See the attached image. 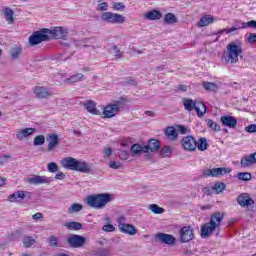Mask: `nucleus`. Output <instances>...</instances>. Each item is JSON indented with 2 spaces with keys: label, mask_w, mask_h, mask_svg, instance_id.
Instances as JSON below:
<instances>
[{
  "label": "nucleus",
  "mask_w": 256,
  "mask_h": 256,
  "mask_svg": "<svg viewBox=\"0 0 256 256\" xmlns=\"http://www.w3.org/2000/svg\"><path fill=\"white\" fill-rule=\"evenodd\" d=\"M226 51L223 53L222 59L225 63L235 64L239 62V55L243 53L241 43L230 42L226 46Z\"/></svg>",
  "instance_id": "1"
},
{
  "label": "nucleus",
  "mask_w": 256,
  "mask_h": 256,
  "mask_svg": "<svg viewBox=\"0 0 256 256\" xmlns=\"http://www.w3.org/2000/svg\"><path fill=\"white\" fill-rule=\"evenodd\" d=\"M221 221H223V214L220 212H215L210 217V222L202 225L201 227V237L202 239H207L211 237V233L215 231V229L219 228L221 225Z\"/></svg>",
  "instance_id": "2"
},
{
  "label": "nucleus",
  "mask_w": 256,
  "mask_h": 256,
  "mask_svg": "<svg viewBox=\"0 0 256 256\" xmlns=\"http://www.w3.org/2000/svg\"><path fill=\"white\" fill-rule=\"evenodd\" d=\"M111 199L113 196L109 193L90 195L86 198V204L92 209H103L108 203H111Z\"/></svg>",
  "instance_id": "3"
},
{
  "label": "nucleus",
  "mask_w": 256,
  "mask_h": 256,
  "mask_svg": "<svg viewBox=\"0 0 256 256\" xmlns=\"http://www.w3.org/2000/svg\"><path fill=\"white\" fill-rule=\"evenodd\" d=\"M121 111V101L106 105L101 112L102 119H113Z\"/></svg>",
  "instance_id": "4"
},
{
  "label": "nucleus",
  "mask_w": 256,
  "mask_h": 256,
  "mask_svg": "<svg viewBox=\"0 0 256 256\" xmlns=\"http://www.w3.org/2000/svg\"><path fill=\"white\" fill-rule=\"evenodd\" d=\"M28 41L32 47L34 45H39V43H43V41H49V29L43 28L40 31L34 32L29 37Z\"/></svg>",
  "instance_id": "5"
},
{
  "label": "nucleus",
  "mask_w": 256,
  "mask_h": 256,
  "mask_svg": "<svg viewBox=\"0 0 256 256\" xmlns=\"http://www.w3.org/2000/svg\"><path fill=\"white\" fill-rule=\"evenodd\" d=\"M101 19L104 23H110L112 25H121L122 23H125V16L113 12H103Z\"/></svg>",
  "instance_id": "6"
},
{
  "label": "nucleus",
  "mask_w": 256,
  "mask_h": 256,
  "mask_svg": "<svg viewBox=\"0 0 256 256\" xmlns=\"http://www.w3.org/2000/svg\"><path fill=\"white\" fill-rule=\"evenodd\" d=\"M67 243L72 249H81V247H85L87 238L81 235L71 234L67 238Z\"/></svg>",
  "instance_id": "7"
},
{
  "label": "nucleus",
  "mask_w": 256,
  "mask_h": 256,
  "mask_svg": "<svg viewBox=\"0 0 256 256\" xmlns=\"http://www.w3.org/2000/svg\"><path fill=\"white\" fill-rule=\"evenodd\" d=\"M228 173H231V168H213V169H207L203 172L204 177H221L222 175H227Z\"/></svg>",
  "instance_id": "8"
},
{
  "label": "nucleus",
  "mask_w": 256,
  "mask_h": 256,
  "mask_svg": "<svg viewBox=\"0 0 256 256\" xmlns=\"http://www.w3.org/2000/svg\"><path fill=\"white\" fill-rule=\"evenodd\" d=\"M25 197H31V193L27 191H16L8 196L10 203H21Z\"/></svg>",
  "instance_id": "9"
},
{
  "label": "nucleus",
  "mask_w": 256,
  "mask_h": 256,
  "mask_svg": "<svg viewBox=\"0 0 256 256\" xmlns=\"http://www.w3.org/2000/svg\"><path fill=\"white\" fill-rule=\"evenodd\" d=\"M53 181V178L47 176L35 175L28 179L30 185H49Z\"/></svg>",
  "instance_id": "10"
},
{
  "label": "nucleus",
  "mask_w": 256,
  "mask_h": 256,
  "mask_svg": "<svg viewBox=\"0 0 256 256\" xmlns=\"http://www.w3.org/2000/svg\"><path fill=\"white\" fill-rule=\"evenodd\" d=\"M237 203L240 207H251L255 205V200L248 193H242L237 197Z\"/></svg>",
  "instance_id": "11"
},
{
  "label": "nucleus",
  "mask_w": 256,
  "mask_h": 256,
  "mask_svg": "<svg viewBox=\"0 0 256 256\" xmlns=\"http://www.w3.org/2000/svg\"><path fill=\"white\" fill-rule=\"evenodd\" d=\"M118 229L120 233H124L125 235H131V236L137 235V228H135L133 224L119 222Z\"/></svg>",
  "instance_id": "12"
},
{
  "label": "nucleus",
  "mask_w": 256,
  "mask_h": 256,
  "mask_svg": "<svg viewBox=\"0 0 256 256\" xmlns=\"http://www.w3.org/2000/svg\"><path fill=\"white\" fill-rule=\"evenodd\" d=\"M46 141H48L47 151H54L55 147L59 145V135L55 133H48L46 136Z\"/></svg>",
  "instance_id": "13"
},
{
  "label": "nucleus",
  "mask_w": 256,
  "mask_h": 256,
  "mask_svg": "<svg viewBox=\"0 0 256 256\" xmlns=\"http://www.w3.org/2000/svg\"><path fill=\"white\" fill-rule=\"evenodd\" d=\"M81 105L85 107L86 111L91 115H98L101 117V110L97 109V104L93 100H87L86 102H81Z\"/></svg>",
  "instance_id": "14"
},
{
  "label": "nucleus",
  "mask_w": 256,
  "mask_h": 256,
  "mask_svg": "<svg viewBox=\"0 0 256 256\" xmlns=\"http://www.w3.org/2000/svg\"><path fill=\"white\" fill-rule=\"evenodd\" d=\"M220 123L224 125V127H228L229 129L237 128V118L229 115L221 116Z\"/></svg>",
  "instance_id": "15"
},
{
  "label": "nucleus",
  "mask_w": 256,
  "mask_h": 256,
  "mask_svg": "<svg viewBox=\"0 0 256 256\" xmlns=\"http://www.w3.org/2000/svg\"><path fill=\"white\" fill-rule=\"evenodd\" d=\"M50 35L54 37V39H67L68 31L63 27H55L54 29H49L48 32Z\"/></svg>",
  "instance_id": "16"
},
{
  "label": "nucleus",
  "mask_w": 256,
  "mask_h": 256,
  "mask_svg": "<svg viewBox=\"0 0 256 256\" xmlns=\"http://www.w3.org/2000/svg\"><path fill=\"white\" fill-rule=\"evenodd\" d=\"M156 241L160 243H165L166 245H175L177 239L174 238L171 234L158 233L156 235Z\"/></svg>",
  "instance_id": "17"
},
{
  "label": "nucleus",
  "mask_w": 256,
  "mask_h": 256,
  "mask_svg": "<svg viewBox=\"0 0 256 256\" xmlns=\"http://www.w3.org/2000/svg\"><path fill=\"white\" fill-rule=\"evenodd\" d=\"M160 149L161 143L157 139L148 140V145L144 146V151L146 153H149V151H151V153H157V151H159Z\"/></svg>",
  "instance_id": "18"
},
{
  "label": "nucleus",
  "mask_w": 256,
  "mask_h": 256,
  "mask_svg": "<svg viewBox=\"0 0 256 256\" xmlns=\"http://www.w3.org/2000/svg\"><path fill=\"white\" fill-rule=\"evenodd\" d=\"M34 93L38 99H49V97H53V93L48 91L47 88L41 86L35 87Z\"/></svg>",
  "instance_id": "19"
},
{
  "label": "nucleus",
  "mask_w": 256,
  "mask_h": 256,
  "mask_svg": "<svg viewBox=\"0 0 256 256\" xmlns=\"http://www.w3.org/2000/svg\"><path fill=\"white\" fill-rule=\"evenodd\" d=\"M81 81H85V75H83L81 73H76V74L70 76L69 78L64 79L63 84L64 85H73V84L79 83Z\"/></svg>",
  "instance_id": "20"
},
{
  "label": "nucleus",
  "mask_w": 256,
  "mask_h": 256,
  "mask_svg": "<svg viewBox=\"0 0 256 256\" xmlns=\"http://www.w3.org/2000/svg\"><path fill=\"white\" fill-rule=\"evenodd\" d=\"M77 161L78 160L73 157L64 158L61 161L62 167H64V169H69L70 171H75L77 167Z\"/></svg>",
  "instance_id": "21"
},
{
  "label": "nucleus",
  "mask_w": 256,
  "mask_h": 256,
  "mask_svg": "<svg viewBox=\"0 0 256 256\" xmlns=\"http://www.w3.org/2000/svg\"><path fill=\"white\" fill-rule=\"evenodd\" d=\"M36 131H37V129H35V128L22 129V130L16 132V139H18V141H23V139H27V137L31 136Z\"/></svg>",
  "instance_id": "22"
},
{
  "label": "nucleus",
  "mask_w": 256,
  "mask_h": 256,
  "mask_svg": "<svg viewBox=\"0 0 256 256\" xmlns=\"http://www.w3.org/2000/svg\"><path fill=\"white\" fill-rule=\"evenodd\" d=\"M74 171H78V173H91V165L86 161L77 160Z\"/></svg>",
  "instance_id": "23"
},
{
  "label": "nucleus",
  "mask_w": 256,
  "mask_h": 256,
  "mask_svg": "<svg viewBox=\"0 0 256 256\" xmlns=\"http://www.w3.org/2000/svg\"><path fill=\"white\" fill-rule=\"evenodd\" d=\"M193 109L196 110L198 117H203L207 113V106L202 101H194Z\"/></svg>",
  "instance_id": "24"
},
{
  "label": "nucleus",
  "mask_w": 256,
  "mask_h": 256,
  "mask_svg": "<svg viewBox=\"0 0 256 256\" xmlns=\"http://www.w3.org/2000/svg\"><path fill=\"white\" fill-rule=\"evenodd\" d=\"M163 17V14L159 10H151L144 14V19L148 21H159Z\"/></svg>",
  "instance_id": "25"
},
{
  "label": "nucleus",
  "mask_w": 256,
  "mask_h": 256,
  "mask_svg": "<svg viewBox=\"0 0 256 256\" xmlns=\"http://www.w3.org/2000/svg\"><path fill=\"white\" fill-rule=\"evenodd\" d=\"M256 163V152L250 155H245L241 159L242 167H251V165H255Z\"/></svg>",
  "instance_id": "26"
},
{
  "label": "nucleus",
  "mask_w": 256,
  "mask_h": 256,
  "mask_svg": "<svg viewBox=\"0 0 256 256\" xmlns=\"http://www.w3.org/2000/svg\"><path fill=\"white\" fill-rule=\"evenodd\" d=\"M212 23H215V17H213V15H204L198 21L197 27H207Z\"/></svg>",
  "instance_id": "27"
},
{
  "label": "nucleus",
  "mask_w": 256,
  "mask_h": 256,
  "mask_svg": "<svg viewBox=\"0 0 256 256\" xmlns=\"http://www.w3.org/2000/svg\"><path fill=\"white\" fill-rule=\"evenodd\" d=\"M181 240L183 243H189L193 239V230H190L189 227H183L180 232Z\"/></svg>",
  "instance_id": "28"
},
{
  "label": "nucleus",
  "mask_w": 256,
  "mask_h": 256,
  "mask_svg": "<svg viewBox=\"0 0 256 256\" xmlns=\"http://www.w3.org/2000/svg\"><path fill=\"white\" fill-rule=\"evenodd\" d=\"M130 153H131L132 157H139V155H141V153H147V152H145V146H143L139 143H136L130 147Z\"/></svg>",
  "instance_id": "29"
},
{
  "label": "nucleus",
  "mask_w": 256,
  "mask_h": 256,
  "mask_svg": "<svg viewBox=\"0 0 256 256\" xmlns=\"http://www.w3.org/2000/svg\"><path fill=\"white\" fill-rule=\"evenodd\" d=\"M184 151H193V136L189 135L181 140Z\"/></svg>",
  "instance_id": "30"
},
{
  "label": "nucleus",
  "mask_w": 256,
  "mask_h": 256,
  "mask_svg": "<svg viewBox=\"0 0 256 256\" xmlns=\"http://www.w3.org/2000/svg\"><path fill=\"white\" fill-rule=\"evenodd\" d=\"M15 12L11 9L6 7L4 9V16L6 17V21L8 23V25H13V23L15 22Z\"/></svg>",
  "instance_id": "31"
},
{
  "label": "nucleus",
  "mask_w": 256,
  "mask_h": 256,
  "mask_svg": "<svg viewBox=\"0 0 256 256\" xmlns=\"http://www.w3.org/2000/svg\"><path fill=\"white\" fill-rule=\"evenodd\" d=\"M202 87L210 93H217L219 91V86L213 82H203Z\"/></svg>",
  "instance_id": "32"
},
{
  "label": "nucleus",
  "mask_w": 256,
  "mask_h": 256,
  "mask_svg": "<svg viewBox=\"0 0 256 256\" xmlns=\"http://www.w3.org/2000/svg\"><path fill=\"white\" fill-rule=\"evenodd\" d=\"M194 145L199 151H207V147H209L206 138H200L198 141L194 139Z\"/></svg>",
  "instance_id": "33"
},
{
  "label": "nucleus",
  "mask_w": 256,
  "mask_h": 256,
  "mask_svg": "<svg viewBox=\"0 0 256 256\" xmlns=\"http://www.w3.org/2000/svg\"><path fill=\"white\" fill-rule=\"evenodd\" d=\"M64 227H66L70 231H81V229H83V224L72 221V222L65 223Z\"/></svg>",
  "instance_id": "34"
},
{
  "label": "nucleus",
  "mask_w": 256,
  "mask_h": 256,
  "mask_svg": "<svg viewBox=\"0 0 256 256\" xmlns=\"http://www.w3.org/2000/svg\"><path fill=\"white\" fill-rule=\"evenodd\" d=\"M178 22L177 16H175V14L173 13H167L164 16V23L166 25H175V23Z\"/></svg>",
  "instance_id": "35"
},
{
  "label": "nucleus",
  "mask_w": 256,
  "mask_h": 256,
  "mask_svg": "<svg viewBox=\"0 0 256 256\" xmlns=\"http://www.w3.org/2000/svg\"><path fill=\"white\" fill-rule=\"evenodd\" d=\"M148 209L151 213H154V215H163V213H165V209L157 204H150Z\"/></svg>",
  "instance_id": "36"
},
{
  "label": "nucleus",
  "mask_w": 256,
  "mask_h": 256,
  "mask_svg": "<svg viewBox=\"0 0 256 256\" xmlns=\"http://www.w3.org/2000/svg\"><path fill=\"white\" fill-rule=\"evenodd\" d=\"M79 211H83V205L79 203H74L68 208V215H73L75 213H79Z\"/></svg>",
  "instance_id": "37"
},
{
  "label": "nucleus",
  "mask_w": 256,
  "mask_h": 256,
  "mask_svg": "<svg viewBox=\"0 0 256 256\" xmlns=\"http://www.w3.org/2000/svg\"><path fill=\"white\" fill-rule=\"evenodd\" d=\"M207 127L211 129L212 131H215V133H219L221 131V125H219L217 122L213 121L212 119L206 120Z\"/></svg>",
  "instance_id": "38"
},
{
  "label": "nucleus",
  "mask_w": 256,
  "mask_h": 256,
  "mask_svg": "<svg viewBox=\"0 0 256 256\" xmlns=\"http://www.w3.org/2000/svg\"><path fill=\"white\" fill-rule=\"evenodd\" d=\"M37 243V239L33 238L32 236H24L23 237V245L24 247H33Z\"/></svg>",
  "instance_id": "39"
},
{
  "label": "nucleus",
  "mask_w": 256,
  "mask_h": 256,
  "mask_svg": "<svg viewBox=\"0 0 256 256\" xmlns=\"http://www.w3.org/2000/svg\"><path fill=\"white\" fill-rule=\"evenodd\" d=\"M166 135L168 137H171V139L175 140L179 136V133L177 132V128H175V127H168L166 129Z\"/></svg>",
  "instance_id": "40"
},
{
  "label": "nucleus",
  "mask_w": 256,
  "mask_h": 256,
  "mask_svg": "<svg viewBox=\"0 0 256 256\" xmlns=\"http://www.w3.org/2000/svg\"><path fill=\"white\" fill-rule=\"evenodd\" d=\"M173 154V150L169 146H164L160 149V157H170Z\"/></svg>",
  "instance_id": "41"
},
{
  "label": "nucleus",
  "mask_w": 256,
  "mask_h": 256,
  "mask_svg": "<svg viewBox=\"0 0 256 256\" xmlns=\"http://www.w3.org/2000/svg\"><path fill=\"white\" fill-rule=\"evenodd\" d=\"M108 51L111 55H114L116 59H121V50L117 45L112 46Z\"/></svg>",
  "instance_id": "42"
},
{
  "label": "nucleus",
  "mask_w": 256,
  "mask_h": 256,
  "mask_svg": "<svg viewBox=\"0 0 256 256\" xmlns=\"http://www.w3.org/2000/svg\"><path fill=\"white\" fill-rule=\"evenodd\" d=\"M34 146L35 147H39L41 145H45V136L43 135H37L36 137H34Z\"/></svg>",
  "instance_id": "43"
},
{
  "label": "nucleus",
  "mask_w": 256,
  "mask_h": 256,
  "mask_svg": "<svg viewBox=\"0 0 256 256\" xmlns=\"http://www.w3.org/2000/svg\"><path fill=\"white\" fill-rule=\"evenodd\" d=\"M182 101H183L184 109H186V111H193L192 99L183 98Z\"/></svg>",
  "instance_id": "44"
},
{
  "label": "nucleus",
  "mask_w": 256,
  "mask_h": 256,
  "mask_svg": "<svg viewBox=\"0 0 256 256\" xmlns=\"http://www.w3.org/2000/svg\"><path fill=\"white\" fill-rule=\"evenodd\" d=\"M237 177L240 181H251V173L249 172H239Z\"/></svg>",
  "instance_id": "45"
},
{
  "label": "nucleus",
  "mask_w": 256,
  "mask_h": 256,
  "mask_svg": "<svg viewBox=\"0 0 256 256\" xmlns=\"http://www.w3.org/2000/svg\"><path fill=\"white\" fill-rule=\"evenodd\" d=\"M250 27L251 29H256V20H251L249 22H243L242 26L238 27V29H247Z\"/></svg>",
  "instance_id": "46"
},
{
  "label": "nucleus",
  "mask_w": 256,
  "mask_h": 256,
  "mask_svg": "<svg viewBox=\"0 0 256 256\" xmlns=\"http://www.w3.org/2000/svg\"><path fill=\"white\" fill-rule=\"evenodd\" d=\"M225 183L223 182H217L214 184V191H216V193H223V191H225Z\"/></svg>",
  "instance_id": "47"
},
{
  "label": "nucleus",
  "mask_w": 256,
  "mask_h": 256,
  "mask_svg": "<svg viewBox=\"0 0 256 256\" xmlns=\"http://www.w3.org/2000/svg\"><path fill=\"white\" fill-rule=\"evenodd\" d=\"M108 165H109L110 169H114V170L124 169V166L119 161H117V162L116 161H110Z\"/></svg>",
  "instance_id": "48"
},
{
  "label": "nucleus",
  "mask_w": 256,
  "mask_h": 256,
  "mask_svg": "<svg viewBox=\"0 0 256 256\" xmlns=\"http://www.w3.org/2000/svg\"><path fill=\"white\" fill-rule=\"evenodd\" d=\"M49 245L50 247H59V238L55 235L50 236Z\"/></svg>",
  "instance_id": "49"
},
{
  "label": "nucleus",
  "mask_w": 256,
  "mask_h": 256,
  "mask_svg": "<svg viewBox=\"0 0 256 256\" xmlns=\"http://www.w3.org/2000/svg\"><path fill=\"white\" fill-rule=\"evenodd\" d=\"M118 157L119 159H121L122 161H127V159H129V152L126 150H121L118 153Z\"/></svg>",
  "instance_id": "50"
},
{
  "label": "nucleus",
  "mask_w": 256,
  "mask_h": 256,
  "mask_svg": "<svg viewBox=\"0 0 256 256\" xmlns=\"http://www.w3.org/2000/svg\"><path fill=\"white\" fill-rule=\"evenodd\" d=\"M112 9H114V11H125V6L123 2H116L113 4Z\"/></svg>",
  "instance_id": "51"
},
{
  "label": "nucleus",
  "mask_w": 256,
  "mask_h": 256,
  "mask_svg": "<svg viewBox=\"0 0 256 256\" xmlns=\"http://www.w3.org/2000/svg\"><path fill=\"white\" fill-rule=\"evenodd\" d=\"M21 55V50L20 48H14L11 51V58L12 59H19V56Z\"/></svg>",
  "instance_id": "52"
},
{
  "label": "nucleus",
  "mask_w": 256,
  "mask_h": 256,
  "mask_svg": "<svg viewBox=\"0 0 256 256\" xmlns=\"http://www.w3.org/2000/svg\"><path fill=\"white\" fill-rule=\"evenodd\" d=\"M47 169L50 173H57L58 167L54 162H51L47 165Z\"/></svg>",
  "instance_id": "53"
},
{
  "label": "nucleus",
  "mask_w": 256,
  "mask_h": 256,
  "mask_svg": "<svg viewBox=\"0 0 256 256\" xmlns=\"http://www.w3.org/2000/svg\"><path fill=\"white\" fill-rule=\"evenodd\" d=\"M112 153H113V149L111 147H104V149H103L104 159H107V157H111Z\"/></svg>",
  "instance_id": "54"
},
{
  "label": "nucleus",
  "mask_w": 256,
  "mask_h": 256,
  "mask_svg": "<svg viewBox=\"0 0 256 256\" xmlns=\"http://www.w3.org/2000/svg\"><path fill=\"white\" fill-rule=\"evenodd\" d=\"M247 43L250 45H253V43H256V34L255 33H250L247 38H246Z\"/></svg>",
  "instance_id": "55"
},
{
  "label": "nucleus",
  "mask_w": 256,
  "mask_h": 256,
  "mask_svg": "<svg viewBox=\"0 0 256 256\" xmlns=\"http://www.w3.org/2000/svg\"><path fill=\"white\" fill-rule=\"evenodd\" d=\"M102 230L106 233H113V231H115V226H113L112 224H106L103 226Z\"/></svg>",
  "instance_id": "56"
},
{
  "label": "nucleus",
  "mask_w": 256,
  "mask_h": 256,
  "mask_svg": "<svg viewBox=\"0 0 256 256\" xmlns=\"http://www.w3.org/2000/svg\"><path fill=\"white\" fill-rule=\"evenodd\" d=\"M107 9H109L107 2H102L98 5V11H107Z\"/></svg>",
  "instance_id": "57"
},
{
  "label": "nucleus",
  "mask_w": 256,
  "mask_h": 256,
  "mask_svg": "<svg viewBox=\"0 0 256 256\" xmlns=\"http://www.w3.org/2000/svg\"><path fill=\"white\" fill-rule=\"evenodd\" d=\"M176 129L177 132L180 133L181 135H185V133H187V127L185 126L177 125Z\"/></svg>",
  "instance_id": "58"
},
{
  "label": "nucleus",
  "mask_w": 256,
  "mask_h": 256,
  "mask_svg": "<svg viewBox=\"0 0 256 256\" xmlns=\"http://www.w3.org/2000/svg\"><path fill=\"white\" fill-rule=\"evenodd\" d=\"M245 129L247 133H256V124H250Z\"/></svg>",
  "instance_id": "59"
},
{
  "label": "nucleus",
  "mask_w": 256,
  "mask_h": 256,
  "mask_svg": "<svg viewBox=\"0 0 256 256\" xmlns=\"http://www.w3.org/2000/svg\"><path fill=\"white\" fill-rule=\"evenodd\" d=\"M9 159H11V156L9 155L0 156V165H3V163H7Z\"/></svg>",
  "instance_id": "60"
},
{
  "label": "nucleus",
  "mask_w": 256,
  "mask_h": 256,
  "mask_svg": "<svg viewBox=\"0 0 256 256\" xmlns=\"http://www.w3.org/2000/svg\"><path fill=\"white\" fill-rule=\"evenodd\" d=\"M32 219H34V221H39V219H43V214L38 212L32 216Z\"/></svg>",
  "instance_id": "61"
},
{
  "label": "nucleus",
  "mask_w": 256,
  "mask_h": 256,
  "mask_svg": "<svg viewBox=\"0 0 256 256\" xmlns=\"http://www.w3.org/2000/svg\"><path fill=\"white\" fill-rule=\"evenodd\" d=\"M55 179H58L59 181H63V179H65V175L63 174V172H60L55 175Z\"/></svg>",
  "instance_id": "62"
},
{
  "label": "nucleus",
  "mask_w": 256,
  "mask_h": 256,
  "mask_svg": "<svg viewBox=\"0 0 256 256\" xmlns=\"http://www.w3.org/2000/svg\"><path fill=\"white\" fill-rule=\"evenodd\" d=\"M178 91H182L183 93H185L187 91V85H179Z\"/></svg>",
  "instance_id": "63"
},
{
  "label": "nucleus",
  "mask_w": 256,
  "mask_h": 256,
  "mask_svg": "<svg viewBox=\"0 0 256 256\" xmlns=\"http://www.w3.org/2000/svg\"><path fill=\"white\" fill-rule=\"evenodd\" d=\"M202 191H203L204 195H211V188H209V187L203 188Z\"/></svg>",
  "instance_id": "64"
}]
</instances>
